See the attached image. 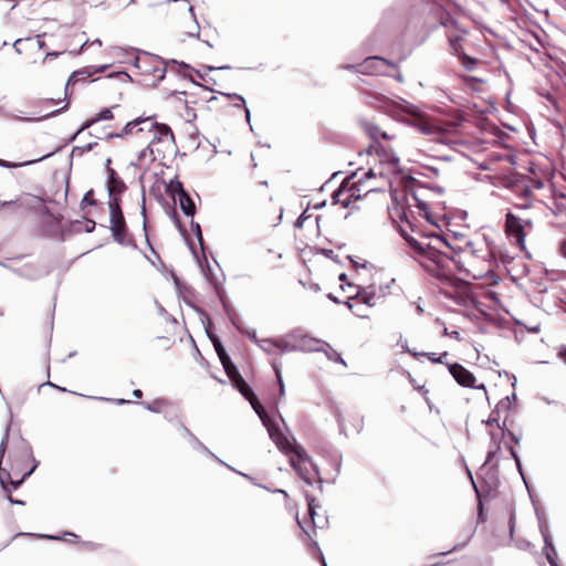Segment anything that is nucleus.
<instances>
[{
    "label": "nucleus",
    "instance_id": "obj_24",
    "mask_svg": "<svg viewBox=\"0 0 566 566\" xmlns=\"http://www.w3.org/2000/svg\"><path fill=\"white\" fill-rule=\"evenodd\" d=\"M227 96L233 101L234 106L244 107L245 118L250 122V109L245 105V99L239 94H227Z\"/></svg>",
    "mask_w": 566,
    "mask_h": 566
},
{
    "label": "nucleus",
    "instance_id": "obj_55",
    "mask_svg": "<svg viewBox=\"0 0 566 566\" xmlns=\"http://www.w3.org/2000/svg\"><path fill=\"white\" fill-rule=\"evenodd\" d=\"M443 334H444V335H450V333L448 332V328H447V327H444V329H443Z\"/></svg>",
    "mask_w": 566,
    "mask_h": 566
},
{
    "label": "nucleus",
    "instance_id": "obj_31",
    "mask_svg": "<svg viewBox=\"0 0 566 566\" xmlns=\"http://www.w3.org/2000/svg\"><path fill=\"white\" fill-rule=\"evenodd\" d=\"M494 413L495 412L493 411L489 419L485 421V424L489 428V430L495 428L496 426H500L499 418L495 417Z\"/></svg>",
    "mask_w": 566,
    "mask_h": 566
},
{
    "label": "nucleus",
    "instance_id": "obj_7",
    "mask_svg": "<svg viewBox=\"0 0 566 566\" xmlns=\"http://www.w3.org/2000/svg\"><path fill=\"white\" fill-rule=\"evenodd\" d=\"M533 228L531 219H522L509 212L505 216V232L522 250L525 248V238Z\"/></svg>",
    "mask_w": 566,
    "mask_h": 566
},
{
    "label": "nucleus",
    "instance_id": "obj_29",
    "mask_svg": "<svg viewBox=\"0 0 566 566\" xmlns=\"http://www.w3.org/2000/svg\"><path fill=\"white\" fill-rule=\"evenodd\" d=\"M213 344H214V348H216V352H217V354L219 356L220 361L223 363V361L229 360L230 357L227 355V353H226L224 348L222 347V345L220 344V342L219 340H214Z\"/></svg>",
    "mask_w": 566,
    "mask_h": 566
},
{
    "label": "nucleus",
    "instance_id": "obj_39",
    "mask_svg": "<svg viewBox=\"0 0 566 566\" xmlns=\"http://www.w3.org/2000/svg\"><path fill=\"white\" fill-rule=\"evenodd\" d=\"M308 512H310V516H311V518H312V521H313V524L315 525V524H316V522H315V517H314V514H315V513H314V509H313V506H312V504H311V503L308 504Z\"/></svg>",
    "mask_w": 566,
    "mask_h": 566
},
{
    "label": "nucleus",
    "instance_id": "obj_51",
    "mask_svg": "<svg viewBox=\"0 0 566 566\" xmlns=\"http://www.w3.org/2000/svg\"><path fill=\"white\" fill-rule=\"evenodd\" d=\"M206 276H207V280H208L212 285H214V286H216V283H214V282H213V280L210 277V275H209V274H206Z\"/></svg>",
    "mask_w": 566,
    "mask_h": 566
},
{
    "label": "nucleus",
    "instance_id": "obj_11",
    "mask_svg": "<svg viewBox=\"0 0 566 566\" xmlns=\"http://www.w3.org/2000/svg\"><path fill=\"white\" fill-rule=\"evenodd\" d=\"M136 67L139 69L144 73H153L154 76L158 80L164 78L165 67L161 62L156 60L153 56L145 55L136 59Z\"/></svg>",
    "mask_w": 566,
    "mask_h": 566
},
{
    "label": "nucleus",
    "instance_id": "obj_3",
    "mask_svg": "<svg viewBox=\"0 0 566 566\" xmlns=\"http://www.w3.org/2000/svg\"><path fill=\"white\" fill-rule=\"evenodd\" d=\"M394 112L401 122L415 127L434 142L442 144L452 143L453 137L458 133V123L439 122L427 114L421 106L406 99L395 103Z\"/></svg>",
    "mask_w": 566,
    "mask_h": 566
},
{
    "label": "nucleus",
    "instance_id": "obj_56",
    "mask_svg": "<svg viewBox=\"0 0 566 566\" xmlns=\"http://www.w3.org/2000/svg\"><path fill=\"white\" fill-rule=\"evenodd\" d=\"M125 402H127V400L118 399V403H125Z\"/></svg>",
    "mask_w": 566,
    "mask_h": 566
},
{
    "label": "nucleus",
    "instance_id": "obj_10",
    "mask_svg": "<svg viewBox=\"0 0 566 566\" xmlns=\"http://www.w3.org/2000/svg\"><path fill=\"white\" fill-rule=\"evenodd\" d=\"M175 146H163L161 144H147L139 155L138 160L140 163H153L158 159H163L167 151H171Z\"/></svg>",
    "mask_w": 566,
    "mask_h": 566
},
{
    "label": "nucleus",
    "instance_id": "obj_27",
    "mask_svg": "<svg viewBox=\"0 0 566 566\" xmlns=\"http://www.w3.org/2000/svg\"><path fill=\"white\" fill-rule=\"evenodd\" d=\"M167 405V401L164 400V399H157V400H154L153 402H149L146 405V408L149 410V411H153V412H160L163 411L164 407Z\"/></svg>",
    "mask_w": 566,
    "mask_h": 566
},
{
    "label": "nucleus",
    "instance_id": "obj_50",
    "mask_svg": "<svg viewBox=\"0 0 566 566\" xmlns=\"http://www.w3.org/2000/svg\"><path fill=\"white\" fill-rule=\"evenodd\" d=\"M91 44H97V45H102V41L99 39H96L94 40Z\"/></svg>",
    "mask_w": 566,
    "mask_h": 566
},
{
    "label": "nucleus",
    "instance_id": "obj_12",
    "mask_svg": "<svg viewBox=\"0 0 566 566\" xmlns=\"http://www.w3.org/2000/svg\"><path fill=\"white\" fill-rule=\"evenodd\" d=\"M295 336V346L296 347V350H303V352H319V350H323L326 346V343L321 340V339H317V338H313V337H310L307 335H303V334H294Z\"/></svg>",
    "mask_w": 566,
    "mask_h": 566
},
{
    "label": "nucleus",
    "instance_id": "obj_40",
    "mask_svg": "<svg viewBox=\"0 0 566 566\" xmlns=\"http://www.w3.org/2000/svg\"><path fill=\"white\" fill-rule=\"evenodd\" d=\"M559 357L564 360V363L566 364V347L560 349L559 352Z\"/></svg>",
    "mask_w": 566,
    "mask_h": 566
},
{
    "label": "nucleus",
    "instance_id": "obj_61",
    "mask_svg": "<svg viewBox=\"0 0 566 566\" xmlns=\"http://www.w3.org/2000/svg\"><path fill=\"white\" fill-rule=\"evenodd\" d=\"M67 105H69V104H67V103H65V104H64V106H63L61 109H65V108H67Z\"/></svg>",
    "mask_w": 566,
    "mask_h": 566
},
{
    "label": "nucleus",
    "instance_id": "obj_54",
    "mask_svg": "<svg viewBox=\"0 0 566 566\" xmlns=\"http://www.w3.org/2000/svg\"><path fill=\"white\" fill-rule=\"evenodd\" d=\"M345 280H346V274H345V273H342V274L339 275V281H345Z\"/></svg>",
    "mask_w": 566,
    "mask_h": 566
},
{
    "label": "nucleus",
    "instance_id": "obj_22",
    "mask_svg": "<svg viewBox=\"0 0 566 566\" xmlns=\"http://www.w3.org/2000/svg\"><path fill=\"white\" fill-rule=\"evenodd\" d=\"M356 297H357V300H360L368 307L376 305V294L373 291H370V293H369L366 290L359 289L357 291Z\"/></svg>",
    "mask_w": 566,
    "mask_h": 566
},
{
    "label": "nucleus",
    "instance_id": "obj_41",
    "mask_svg": "<svg viewBox=\"0 0 566 566\" xmlns=\"http://www.w3.org/2000/svg\"><path fill=\"white\" fill-rule=\"evenodd\" d=\"M514 526H515V520L512 516L511 520H510V532H511V535L513 534Z\"/></svg>",
    "mask_w": 566,
    "mask_h": 566
},
{
    "label": "nucleus",
    "instance_id": "obj_59",
    "mask_svg": "<svg viewBox=\"0 0 566 566\" xmlns=\"http://www.w3.org/2000/svg\"><path fill=\"white\" fill-rule=\"evenodd\" d=\"M503 403H504V401H500V403L496 405V408H500L501 405H503Z\"/></svg>",
    "mask_w": 566,
    "mask_h": 566
},
{
    "label": "nucleus",
    "instance_id": "obj_33",
    "mask_svg": "<svg viewBox=\"0 0 566 566\" xmlns=\"http://www.w3.org/2000/svg\"><path fill=\"white\" fill-rule=\"evenodd\" d=\"M6 478L9 479L10 478V473L1 472L0 471V483H1L2 488H3V490H6L7 492H10L11 489L7 485Z\"/></svg>",
    "mask_w": 566,
    "mask_h": 566
},
{
    "label": "nucleus",
    "instance_id": "obj_49",
    "mask_svg": "<svg viewBox=\"0 0 566 566\" xmlns=\"http://www.w3.org/2000/svg\"><path fill=\"white\" fill-rule=\"evenodd\" d=\"M61 101L57 99V101H54V99H46L45 103H50V104H57L60 103Z\"/></svg>",
    "mask_w": 566,
    "mask_h": 566
},
{
    "label": "nucleus",
    "instance_id": "obj_45",
    "mask_svg": "<svg viewBox=\"0 0 566 566\" xmlns=\"http://www.w3.org/2000/svg\"><path fill=\"white\" fill-rule=\"evenodd\" d=\"M9 501L13 504H23L22 501H19V500H13L11 496L9 497Z\"/></svg>",
    "mask_w": 566,
    "mask_h": 566
},
{
    "label": "nucleus",
    "instance_id": "obj_37",
    "mask_svg": "<svg viewBox=\"0 0 566 566\" xmlns=\"http://www.w3.org/2000/svg\"><path fill=\"white\" fill-rule=\"evenodd\" d=\"M509 451H510L511 455L514 458L518 470H521V462H520V459H518L516 452L514 451L513 447H509Z\"/></svg>",
    "mask_w": 566,
    "mask_h": 566
},
{
    "label": "nucleus",
    "instance_id": "obj_17",
    "mask_svg": "<svg viewBox=\"0 0 566 566\" xmlns=\"http://www.w3.org/2000/svg\"><path fill=\"white\" fill-rule=\"evenodd\" d=\"M108 65H102V66H86L78 71H75L72 73L67 81V85L80 81V80H87L92 77L93 75L101 74L107 70Z\"/></svg>",
    "mask_w": 566,
    "mask_h": 566
},
{
    "label": "nucleus",
    "instance_id": "obj_26",
    "mask_svg": "<svg viewBox=\"0 0 566 566\" xmlns=\"http://www.w3.org/2000/svg\"><path fill=\"white\" fill-rule=\"evenodd\" d=\"M323 352H325V354L329 360L342 363L343 365H345V361L343 360L340 354L337 350H335L334 348H332L327 343H326V346L323 349Z\"/></svg>",
    "mask_w": 566,
    "mask_h": 566
},
{
    "label": "nucleus",
    "instance_id": "obj_21",
    "mask_svg": "<svg viewBox=\"0 0 566 566\" xmlns=\"http://www.w3.org/2000/svg\"><path fill=\"white\" fill-rule=\"evenodd\" d=\"M107 185L111 197L113 196V193L122 192L125 189L124 182L116 177V174L113 169H109Z\"/></svg>",
    "mask_w": 566,
    "mask_h": 566
},
{
    "label": "nucleus",
    "instance_id": "obj_35",
    "mask_svg": "<svg viewBox=\"0 0 566 566\" xmlns=\"http://www.w3.org/2000/svg\"><path fill=\"white\" fill-rule=\"evenodd\" d=\"M33 470H34V467L31 470H29L27 473H24L22 478L30 475L33 472ZM22 480L23 479H20L18 481L10 480L11 489L15 490L19 486V484L22 482Z\"/></svg>",
    "mask_w": 566,
    "mask_h": 566
},
{
    "label": "nucleus",
    "instance_id": "obj_6",
    "mask_svg": "<svg viewBox=\"0 0 566 566\" xmlns=\"http://www.w3.org/2000/svg\"><path fill=\"white\" fill-rule=\"evenodd\" d=\"M228 377L234 385V387L241 392V395L251 403L253 410L256 412L259 418L261 419L262 423H266V421L270 419L263 408V406L259 402L258 398L255 397L253 390L250 388V386L245 382V380L242 378L240 373L238 371L237 367L232 364L231 359L221 363Z\"/></svg>",
    "mask_w": 566,
    "mask_h": 566
},
{
    "label": "nucleus",
    "instance_id": "obj_15",
    "mask_svg": "<svg viewBox=\"0 0 566 566\" xmlns=\"http://www.w3.org/2000/svg\"><path fill=\"white\" fill-rule=\"evenodd\" d=\"M172 190L177 192L178 200L181 210L186 216H193L195 213V203L192 199L188 196V193L184 190L180 182L172 185Z\"/></svg>",
    "mask_w": 566,
    "mask_h": 566
},
{
    "label": "nucleus",
    "instance_id": "obj_57",
    "mask_svg": "<svg viewBox=\"0 0 566 566\" xmlns=\"http://www.w3.org/2000/svg\"><path fill=\"white\" fill-rule=\"evenodd\" d=\"M503 403H504V401H500V403L496 405V408H500L501 405H503Z\"/></svg>",
    "mask_w": 566,
    "mask_h": 566
},
{
    "label": "nucleus",
    "instance_id": "obj_20",
    "mask_svg": "<svg viewBox=\"0 0 566 566\" xmlns=\"http://www.w3.org/2000/svg\"><path fill=\"white\" fill-rule=\"evenodd\" d=\"M109 119H113V113L111 111V108H104L102 109L94 118L87 120L77 132V134L82 133L83 130H85L86 128L91 127L92 125H94L95 123L97 122H101V120H109Z\"/></svg>",
    "mask_w": 566,
    "mask_h": 566
},
{
    "label": "nucleus",
    "instance_id": "obj_46",
    "mask_svg": "<svg viewBox=\"0 0 566 566\" xmlns=\"http://www.w3.org/2000/svg\"><path fill=\"white\" fill-rule=\"evenodd\" d=\"M20 42H21V39H18V40L14 42V44H13V46L15 48V50H17V52H18V53H20V50L18 49V44H19Z\"/></svg>",
    "mask_w": 566,
    "mask_h": 566
},
{
    "label": "nucleus",
    "instance_id": "obj_13",
    "mask_svg": "<svg viewBox=\"0 0 566 566\" xmlns=\"http://www.w3.org/2000/svg\"><path fill=\"white\" fill-rule=\"evenodd\" d=\"M390 63L378 56L367 57L361 64L359 72L366 74H381L384 73L385 66H388Z\"/></svg>",
    "mask_w": 566,
    "mask_h": 566
},
{
    "label": "nucleus",
    "instance_id": "obj_23",
    "mask_svg": "<svg viewBox=\"0 0 566 566\" xmlns=\"http://www.w3.org/2000/svg\"><path fill=\"white\" fill-rule=\"evenodd\" d=\"M418 208L420 209V211L422 212V216L426 218V220L428 222H430L431 224L436 226L437 228H440V224H439V221L438 219H436L429 211V206L428 203H426L424 201H419L418 202Z\"/></svg>",
    "mask_w": 566,
    "mask_h": 566
},
{
    "label": "nucleus",
    "instance_id": "obj_28",
    "mask_svg": "<svg viewBox=\"0 0 566 566\" xmlns=\"http://www.w3.org/2000/svg\"><path fill=\"white\" fill-rule=\"evenodd\" d=\"M184 430L186 434L190 437L195 448L202 450L210 454L211 457L216 458V455L212 452H210L196 437H193L187 428H184Z\"/></svg>",
    "mask_w": 566,
    "mask_h": 566
},
{
    "label": "nucleus",
    "instance_id": "obj_2",
    "mask_svg": "<svg viewBox=\"0 0 566 566\" xmlns=\"http://www.w3.org/2000/svg\"><path fill=\"white\" fill-rule=\"evenodd\" d=\"M399 170V159L390 157L388 160H380L379 164L369 169H359L352 176V182L343 186L334 196L337 202L347 207L348 199H360L364 195L373 191L384 190L390 184V175Z\"/></svg>",
    "mask_w": 566,
    "mask_h": 566
},
{
    "label": "nucleus",
    "instance_id": "obj_48",
    "mask_svg": "<svg viewBox=\"0 0 566 566\" xmlns=\"http://www.w3.org/2000/svg\"><path fill=\"white\" fill-rule=\"evenodd\" d=\"M91 226H87V231H92L95 227V222L90 221Z\"/></svg>",
    "mask_w": 566,
    "mask_h": 566
},
{
    "label": "nucleus",
    "instance_id": "obj_47",
    "mask_svg": "<svg viewBox=\"0 0 566 566\" xmlns=\"http://www.w3.org/2000/svg\"><path fill=\"white\" fill-rule=\"evenodd\" d=\"M88 44H90V43H88V41H85V42L83 43V45L81 46V49H80L78 53H82V52H83V50H84V48H85V46H87Z\"/></svg>",
    "mask_w": 566,
    "mask_h": 566
},
{
    "label": "nucleus",
    "instance_id": "obj_4",
    "mask_svg": "<svg viewBox=\"0 0 566 566\" xmlns=\"http://www.w3.org/2000/svg\"><path fill=\"white\" fill-rule=\"evenodd\" d=\"M263 424L268 429L269 436L273 442L289 457L290 464L297 472L300 478L310 485L319 482L318 469L303 447L297 444L294 439L291 440L286 437L271 419Z\"/></svg>",
    "mask_w": 566,
    "mask_h": 566
},
{
    "label": "nucleus",
    "instance_id": "obj_25",
    "mask_svg": "<svg viewBox=\"0 0 566 566\" xmlns=\"http://www.w3.org/2000/svg\"><path fill=\"white\" fill-rule=\"evenodd\" d=\"M49 155H44L38 159H33V160H28V161H24V163H19V164H15V163H10V161H7V160H3V159H0V167H4V168H17V167H22V166H28V165H31V164H34V163H38L44 158H46Z\"/></svg>",
    "mask_w": 566,
    "mask_h": 566
},
{
    "label": "nucleus",
    "instance_id": "obj_9",
    "mask_svg": "<svg viewBox=\"0 0 566 566\" xmlns=\"http://www.w3.org/2000/svg\"><path fill=\"white\" fill-rule=\"evenodd\" d=\"M449 371L459 385H461L463 387H471V388H475V389L485 390V386L483 384H481L479 386L475 385L474 375L471 371H469L467 368H464L462 365L450 364Z\"/></svg>",
    "mask_w": 566,
    "mask_h": 566
},
{
    "label": "nucleus",
    "instance_id": "obj_18",
    "mask_svg": "<svg viewBox=\"0 0 566 566\" xmlns=\"http://www.w3.org/2000/svg\"><path fill=\"white\" fill-rule=\"evenodd\" d=\"M264 344L273 345L274 347H276V350H280L281 353L296 350V347H291L295 346L294 334L287 336L286 338H280L275 340L264 339Z\"/></svg>",
    "mask_w": 566,
    "mask_h": 566
},
{
    "label": "nucleus",
    "instance_id": "obj_38",
    "mask_svg": "<svg viewBox=\"0 0 566 566\" xmlns=\"http://www.w3.org/2000/svg\"><path fill=\"white\" fill-rule=\"evenodd\" d=\"M458 42H459V38H455V39L450 38V44H451L453 51H455V52L458 51Z\"/></svg>",
    "mask_w": 566,
    "mask_h": 566
},
{
    "label": "nucleus",
    "instance_id": "obj_8",
    "mask_svg": "<svg viewBox=\"0 0 566 566\" xmlns=\"http://www.w3.org/2000/svg\"><path fill=\"white\" fill-rule=\"evenodd\" d=\"M109 216L113 237L117 242L122 243L125 240L126 226L116 197L111 198L109 200Z\"/></svg>",
    "mask_w": 566,
    "mask_h": 566
},
{
    "label": "nucleus",
    "instance_id": "obj_19",
    "mask_svg": "<svg viewBox=\"0 0 566 566\" xmlns=\"http://www.w3.org/2000/svg\"><path fill=\"white\" fill-rule=\"evenodd\" d=\"M348 308L358 317H367L368 316V306L365 305L357 297H350L347 302Z\"/></svg>",
    "mask_w": 566,
    "mask_h": 566
},
{
    "label": "nucleus",
    "instance_id": "obj_1",
    "mask_svg": "<svg viewBox=\"0 0 566 566\" xmlns=\"http://www.w3.org/2000/svg\"><path fill=\"white\" fill-rule=\"evenodd\" d=\"M416 251L420 265L437 277H449L457 268L474 280L492 271L494 253L485 237L469 239L464 235L450 243L436 233L420 239L407 238Z\"/></svg>",
    "mask_w": 566,
    "mask_h": 566
},
{
    "label": "nucleus",
    "instance_id": "obj_44",
    "mask_svg": "<svg viewBox=\"0 0 566 566\" xmlns=\"http://www.w3.org/2000/svg\"><path fill=\"white\" fill-rule=\"evenodd\" d=\"M560 252L566 258V241L562 243L560 245Z\"/></svg>",
    "mask_w": 566,
    "mask_h": 566
},
{
    "label": "nucleus",
    "instance_id": "obj_52",
    "mask_svg": "<svg viewBox=\"0 0 566 566\" xmlns=\"http://www.w3.org/2000/svg\"><path fill=\"white\" fill-rule=\"evenodd\" d=\"M38 42L40 48L44 46V41L40 40V36H38Z\"/></svg>",
    "mask_w": 566,
    "mask_h": 566
},
{
    "label": "nucleus",
    "instance_id": "obj_60",
    "mask_svg": "<svg viewBox=\"0 0 566 566\" xmlns=\"http://www.w3.org/2000/svg\"><path fill=\"white\" fill-rule=\"evenodd\" d=\"M381 136H382L384 138H388V136H387V134H386V133H381Z\"/></svg>",
    "mask_w": 566,
    "mask_h": 566
},
{
    "label": "nucleus",
    "instance_id": "obj_36",
    "mask_svg": "<svg viewBox=\"0 0 566 566\" xmlns=\"http://www.w3.org/2000/svg\"><path fill=\"white\" fill-rule=\"evenodd\" d=\"M275 374H276V377H277V380L280 384V395L283 396L284 395V384H283L281 371L279 368H275Z\"/></svg>",
    "mask_w": 566,
    "mask_h": 566
},
{
    "label": "nucleus",
    "instance_id": "obj_16",
    "mask_svg": "<svg viewBox=\"0 0 566 566\" xmlns=\"http://www.w3.org/2000/svg\"><path fill=\"white\" fill-rule=\"evenodd\" d=\"M539 530H541V533L544 537V542H545V547H544V554L548 560V563L551 564V566H559L557 564V560H556V549L555 547L553 546L552 542H551V536H549V533H548V527L546 525L545 522H541L539 523Z\"/></svg>",
    "mask_w": 566,
    "mask_h": 566
},
{
    "label": "nucleus",
    "instance_id": "obj_5",
    "mask_svg": "<svg viewBox=\"0 0 566 566\" xmlns=\"http://www.w3.org/2000/svg\"><path fill=\"white\" fill-rule=\"evenodd\" d=\"M133 136L147 144L175 146V136L170 127L157 123L153 117H138L125 125L120 133L109 134L108 138Z\"/></svg>",
    "mask_w": 566,
    "mask_h": 566
},
{
    "label": "nucleus",
    "instance_id": "obj_42",
    "mask_svg": "<svg viewBox=\"0 0 566 566\" xmlns=\"http://www.w3.org/2000/svg\"><path fill=\"white\" fill-rule=\"evenodd\" d=\"M133 396H134L135 398H140V397L143 396V392H142V390H140V389H135V390L133 391Z\"/></svg>",
    "mask_w": 566,
    "mask_h": 566
},
{
    "label": "nucleus",
    "instance_id": "obj_32",
    "mask_svg": "<svg viewBox=\"0 0 566 566\" xmlns=\"http://www.w3.org/2000/svg\"><path fill=\"white\" fill-rule=\"evenodd\" d=\"M462 63L468 70H472L476 61L468 55L462 56Z\"/></svg>",
    "mask_w": 566,
    "mask_h": 566
},
{
    "label": "nucleus",
    "instance_id": "obj_34",
    "mask_svg": "<svg viewBox=\"0 0 566 566\" xmlns=\"http://www.w3.org/2000/svg\"><path fill=\"white\" fill-rule=\"evenodd\" d=\"M260 347L264 352H266L268 354H275L276 353V347H274L273 345H270V344H264V340L260 342Z\"/></svg>",
    "mask_w": 566,
    "mask_h": 566
},
{
    "label": "nucleus",
    "instance_id": "obj_30",
    "mask_svg": "<svg viewBox=\"0 0 566 566\" xmlns=\"http://www.w3.org/2000/svg\"><path fill=\"white\" fill-rule=\"evenodd\" d=\"M422 355L428 357L432 363H442V359L448 355V353L444 352L440 356H436L434 353H423Z\"/></svg>",
    "mask_w": 566,
    "mask_h": 566
},
{
    "label": "nucleus",
    "instance_id": "obj_53",
    "mask_svg": "<svg viewBox=\"0 0 566 566\" xmlns=\"http://www.w3.org/2000/svg\"><path fill=\"white\" fill-rule=\"evenodd\" d=\"M57 54H59V53H48V54H46V59H48V57H55V56H57Z\"/></svg>",
    "mask_w": 566,
    "mask_h": 566
},
{
    "label": "nucleus",
    "instance_id": "obj_14",
    "mask_svg": "<svg viewBox=\"0 0 566 566\" xmlns=\"http://www.w3.org/2000/svg\"><path fill=\"white\" fill-rule=\"evenodd\" d=\"M489 434L491 438V446H490V450L488 452L485 463H490L493 460V458L497 454V452L500 451L501 441H502L505 432L501 426H496L495 428L489 430Z\"/></svg>",
    "mask_w": 566,
    "mask_h": 566
},
{
    "label": "nucleus",
    "instance_id": "obj_43",
    "mask_svg": "<svg viewBox=\"0 0 566 566\" xmlns=\"http://www.w3.org/2000/svg\"><path fill=\"white\" fill-rule=\"evenodd\" d=\"M450 336L460 340V333L458 331H453L452 333H450Z\"/></svg>",
    "mask_w": 566,
    "mask_h": 566
},
{
    "label": "nucleus",
    "instance_id": "obj_58",
    "mask_svg": "<svg viewBox=\"0 0 566 566\" xmlns=\"http://www.w3.org/2000/svg\"><path fill=\"white\" fill-rule=\"evenodd\" d=\"M503 403H504V401H500V403L496 405V408H500L501 405H503Z\"/></svg>",
    "mask_w": 566,
    "mask_h": 566
}]
</instances>
